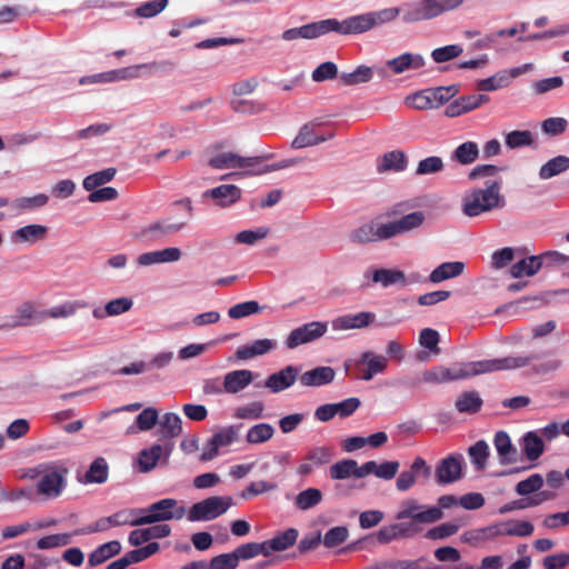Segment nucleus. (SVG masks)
<instances>
[{"instance_id": "45", "label": "nucleus", "mask_w": 569, "mask_h": 569, "mask_svg": "<svg viewBox=\"0 0 569 569\" xmlns=\"http://www.w3.org/2000/svg\"><path fill=\"white\" fill-rule=\"evenodd\" d=\"M323 499V495L321 490L317 488H307L300 491L295 498V506L297 509L301 511H307L309 509L318 506Z\"/></svg>"}, {"instance_id": "59", "label": "nucleus", "mask_w": 569, "mask_h": 569, "mask_svg": "<svg viewBox=\"0 0 569 569\" xmlns=\"http://www.w3.org/2000/svg\"><path fill=\"white\" fill-rule=\"evenodd\" d=\"M462 52L463 49L460 44H448L433 49L431 51V58L437 63H443L458 58Z\"/></svg>"}, {"instance_id": "28", "label": "nucleus", "mask_w": 569, "mask_h": 569, "mask_svg": "<svg viewBox=\"0 0 569 569\" xmlns=\"http://www.w3.org/2000/svg\"><path fill=\"white\" fill-rule=\"evenodd\" d=\"M408 167V157L402 150H392L382 154L377 160V171L383 172H401Z\"/></svg>"}, {"instance_id": "17", "label": "nucleus", "mask_w": 569, "mask_h": 569, "mask_svg": "<svg viewBox=\"0 0 569 569\" xmlns=\"http://www.w3.org/2000/svg\"><path fill=\"white\" fill-rule=\"evenodd\" d=\"M333 458V450L328 446H318L308 450L302 462L298 467V473L307 476L316 468L329 463Z\"/></svg>"}, {"instance_id": "49", "label": "nucleus", "mask_w": 569, "mask_h": 569, "mask_svg": "<svg viewBox=\"0 0 569 569\" xmlns=\"http://www.w3.org/2000/svg\"><path fill=\"white\" fill-rule=\"evenodd\" d=\"M482 405V400L477 391H467L461 393L455 402L459 412L475 413Z\"/></svg>"}, {"instance_id": "11", "label": "nucleus", "mask_w": 569, "mask_h": 569, "mask_svg": "<svg viewBox=\"0 0 569 569\" xmlns=\"http://www.w3.org/2000/svg\"><path fill=\"white\" fill-rule=\"evenodd\" d=\"M237 439L238 428L236 426H228L220 429L204 443L200 460L203 462L212 460L219 455L221 448L232 445Z\"/></svg>"}, {"instance_id": "22", "label": "nucleus", "mask_w": 569, "mask_h": 569, "mask_svg": "<svg viewBox=\"0 0 569 569\" xmlns=\"http://www.w3.org/2000/svg\"><path fill=\"white\" fill-rule=\"evenodd\" d=\"M417 531L413 523L395 522L381 527L377 531L376 538L379 543L386 545L395 540L412 537Z\"/></svg>"}, {"instance_id": "24", "label": "nucleus", "mask_w": 569, "mask_h": 569, "mask_svg": "<svg viewBox=\"0 0 569 569\" xmlns=\"http://www.w3.org/2000/svg\"><path fill=\"white\" fill-rule=\"evenodd\" d=\"M278 347L274 339L263 338L254 340L250 343L243 345L236 350L234 357L238 360H249L254 357L264 356Z\"/></svg>"}, {"instance_id": "23", "label": "nucleus", "mask_w": 569, "mask_h": 569, "mask_svg": "<svg viewBox=\"0 0 569 569\" xmlns=\"http://www.w3.org/2000/svg\"><path fill=\"white\" fill-rule=\"evenodd\" d=\"M426 66V59L419 53L405 52L386 61V68L392 74H401L406 71L418 70Z\"/></svg>"}, {"instance_id": "51", "label": "nucleus", "mask_w": 569, "mask_h": 569, "mask_svg": "<svg viewBox=\"0 0 569 569\" xmlns=\"http://www.w3.org/2000/svg\"><path fill=\"white\" fill-rule=\"evenodd\" d=\"M116 172L117 170L114 168H107L101 171H97L87 176L82 181V186L87 191L94 190L98 187L110 182L114 178Z\"/></svg>"}, {"instance_id": "31", "label": "nucleus", "mask_w": 569, "mask_h": 569, "mask_svg": "<svg viewBox=\"0 0 569 569\" xmlns=\"http://www.w3.org/2000/svg\"><path fill=\"white\" fill-rule=\"evenodd\" d=\"M336 372L331 367H317L303 372L299 381L305 387H320L333 381Z\"/></svg>"}, {"instance_id": "25", "label": "nucleus", "mask_w": 569, "mask_h": 569, "mask_svg": "<svg viewBox=\"0 0 569 569\" xmlns=\"http://www.w3.org/2000/svg\"><path fill=\"white\" fill-rule=\"evenodd\" d=\"M376 315L370 311H361L353 315H345L332 320V329L340 330H351V329H362L368 327L373 322Z\"/></svg>"}, {"instance_id": "41", "label": "nucleus", "mask_w": 569, "mask_h": 569, "mask_svg": "<svg viewBox=\"0 0 569 569\" xmlns=\"http://www.w3.org/2000/svg\"><path fill=\"white\" fill-rule=\"evenodd\" d=\"M158 411L154 408H147L142 410L136 418V423L128 427L126 433L134 435L138 431H148L152 429L158 421Z\"/></svg>"}, {"instance_id": "8", "label": "nucleus", "mask_w": 569, "mask_h": 569, "mask_svg": "<svg viewBox=\"0 0 569 569\" xmlns=\"http://www.w3.org/2000/svg\"><path fill=\"white\" fill-rule=\"evenodd\" d=\"M138 515L139 511L137 509L120 510L109 517H102L84 528L74 530V533L89 535L94 532H102L109 530L112 527L119 526L138 527Z\"/></svg>"}, {"instance_id": "9", "label": "nucleus", "mask_w": 569, "mask_h": 569, "mask_svg": "<svg viewBox=\"0 0 569 569\" xmlns=\"http://www.w3.org/2000/svg\"><path fill=\"white\" fill-rule=\"evenodd\" d=\"M443 518V513L439 508H430V506L420 505L415 499L405 500L396 515L397 520L412 519L419 523H433Z\"/></svg>"}, {"instance_id": "26", "label": "nucleus", "mask_w": 569, "mask_h": 569, "mask_svg": "<svg viewBox=\"0 0 569 569\" xmlns=\"http://www.w3.org/2000/svg\"><path fill=\"white\" fill-rule=\"evenodd\" d=\"M48 227L43 224H28L21 227L10 234V240L16 244H34L38 241L43 240L47 237Z\"/></svg>"}, {"instance_id": "18", "label": "nucleus", "mask_w": 569, "mask_h": 569, "mask_svg": "<svg viewBox=\"0 0 569 569\" xmlns=\"http://www.w3.org/2000/svg\"><path fill=\"white\" fill-rule=\"evenodd\" d=\"M357 366L362 368L361 379L370 381L375 376L383 373L388 368V358L373 351H365L357 360Z\"/></svg>"}, {"instance_id": "6", "label": "nucleus", "mask_w": 569, "mask_h": 569, "mask_svg": "<svg viewBox=\"0 0 569 569\" xmlns=\"http://www.w3.org/2000/svg\"><path fill=\"white\" fill-rule=\"evenodd\" d=\"M158 67L156 62L140 63L126 68L114 69L92 76L80 78L79 83L82 86L92 83H110L123 80L138 79L144 73L152 72Z\"/></svg>"}, {"instance_id": "39", "label": "nucleus", "mask_w": 569, "mask_h": 569, "mask_svg": "<svg viewBox=\"0 0 569 569\" xmlns=\"http://www.w3.org/2000/svg\"><path fill=\"white\" fill-rule=\"evenodd\" d=\"M372 281L387 288L393 284H407L406 274L397 269H376L372 272Z\"/></svg>"}, {"instance_id": "2", "label": "nucleus", "mask_w": 569, "mask_h": 569, "mask_svg": "<svg viewBox=\"0 0 569 569\" xmlns=\"http://www.w3.org/2000/svg\"><path fill=\"white\" fill-rule=\"evenodd\" d=\"M67 467L57 462H42L23 471L22 478L37 480L32 495L40 500L58 499L68 485Z\"/></svg>"}, {"instance_id": "33", "label": "nucleus", "mask_w": 569, "mask_h": 569, "mask_svg": "<svg viewBox=\"0 0 569 569\" xmlns=\"http://www.w3.org/2000/svg\"><path fill=\"white\" fill-rule=\"evenodd\" d=\"M465 263L461 261H448L439 264L429 274V280L432 283H440L451 278L459 277L463 273Z\"/></svg>"}, {"instance_id": "20", "label": "nucleus", "mask_w": 569, "mask_h": 569, "mask_svg": "<svg viewBox=\"0 0 569 569\" xmlns=\"http://www.w3.org/2000/svg\"><path fill=\"white\" fill-rule=\"evenodd\" d=\"M333 137L332 133L320 132V124L317 122H309L305 124L297 137L292 141V147L302 149L310 146H316L325 142Z\"/></svg>"}, {"instance_id": "40", "label": "nucleus", "mask_w": 569, "mask_h": 569, "mask_svg": "<svg viewBox=\"0 0 569 569\" xmlns=\"http://www.w3.org/2000/svg\"><path fill=\"white\" fill-rule=\"evenodd\" d=\"M267 309L256 300H248L233 305L228 309V317L232 320L243 319L250 316L260 315Z\"/></svg>"}, {"instance_id": "16", "label": "nucleus", "mask_w": 569, "mask_h": 569, "mask_svg": "<svg viewBox=\"0 0 569 569\" xmlns=\"http://www.w3.org/2000/svg\"><path fill=\"white\" fill-rule=\"evenodd\" d=\"M172 451V445L154 443L150 448L142 449L138 456L140 471L149 472L156 468L158 462L167 463Z\"/></svg>"}, {"instance_id": "52", "label": "nucleus", "mask_w": 569, "mask_h": 569, "mask_svg": "<svg viewBox=\"0 0 569 569\" xmlns=\"http://www.w3.org/2000/svg\"><path fill=\"white\" fill-rule=\"evenodd\" d=\"M274 428L269 423H258L252 426L247 435L246 440L249 443L258 445L263 443L272 438Z\"/></svg>"}, {"instance_id": "30", "label": "nucleus", "mask_w": 569, "mask_h": 569, "mask_svg": "<svg viewBox=\"0 0 569 569\" xmlns=\"http://www.w3.org/2000/svg\"><path fill=\"white\" fill-rule=\"evenodd\" d=\"M254 379V373L248 369H238L224 375V390L227 393H238L244 390Z\"/></svg>"}, {"instance_id": "47", "label": "nucleus", "mask_w": 569, "mask_h": 569, "mask_svg": "<svg viewBox=\"0 0 569 569\" xmlns=\"http://www.w3.org/2000/svg\"><path fill=\"white\" fill-rule=\"evenodd\" d=\"M569 169V157L557 156L547 161L539 170V177L542 180L550 179Z\"/></svg>"}, {"instance_id": "44", "label": "nucleus", "mask_w": 569, "mask_h": 569, "mask_svg": "<svg viewBox=\"0 0 569 569\" xmlns=\"http://www.w3.org/2000/svg\"><path fill=\"white\" fill-rule=\"evenodd\" d=\"M300 30L301 39H316L329 32H335L333 18L301 26Z\"/></svg>"}, {"instance_id": "32", "label": "nucleus", "mask_w": 569, "mask_h": 569, "mask_svg": "<svg viewBox=\"0 0 569 569\" xmlns=\"http://www.w3.org/2000/svg\"><path fill=\"white\" fill-rule=\"evenodd\" d=\"M493 445L501 463H513L518 460V450L506 431L495 435Z\"/></svg>"}, {"instance_id": "35", "label": "nucleus", "mask_w": 569, "mask_h": 569, "mask_svg": "<svg viewBox=\"0 0 569 569\" xmlns=\"http://www.w3.org/2000/svg\"><path fill=\"white\" fill-rule=\"evenodd\" d=\"M496 537H499V531L497 530L496 523H493L487 527L467 530L460 536V540L471 546H478Z\"/></svg>"}, {"instance_id": "4", "label": "nucleus", "mask_w": 569, "mask_h": 569, "mask_svg": "<svg viewBox=\"0 0 569 569\" xmlns=\"http://www.w3.org/2000/svg\"><path fill=\"white\" fill-rule=\"evenodd\" d=\"M398 8H386L348 17L341 21L333 19L335 32L342 36H356L393 21L399 16Z\"/></svg>"}, {"instance_id": "5", "label": "nucleus", "mask_w": 569, "mask_h": 569, "mask_svg": "<svg viewBox=\"0 0 569 569\" xmlns=\"http://www.w3.org/2000/svg\"><path fill=\"white\" fill-rule=\"evenodd\" d=\"M137 510L139 511V526L168 521L172 519L180 520L186 515V508L178 506V501L172 498L161 499L151 503L144 509Z\"/></svg>"}, {"instance_id": "53", "label": "nucleus", "mask_w": 569, "mask_h": 569, "mask_svg": "<svg viewBox=\"0 0 569 569\" xmlns=\"http://www.w3.org/2000/svg\"><path fill=\"white\" fill-rule=\"evenodd\" d=\"M533 142V133L529 130H513L505 136V143L510 149L528 147Z\"/></svg>"}, {"instance_id": "62", "label": "nucleus", "mask_w": 569, "mask_h": 569, "mask_svg": "<svg viewBox=\"0 0 569 569\" xmlns=\"http://www.w3.org/2000/svg\"><path fill=\"white\" fill-rule=\"evenodd\" d=\"M563 367V361L557 357H549L533 365L532 371L538 376L552 375Z\"/></svg>"}, {"instance_id": "1", "label": "nucleus", "mask_w": 569, "mask_h": 569, "mask_svg": "<svg viewBox=\"0 0 569 569\" xmlns=\"http://www.w3.org/2000/svg\"><path fill=\"white\" fill-rule=\"evenodd\" d=\"M538 356H508L505 358L455 363L451 367H432L422 373L426 383H445L468 379L495 371L513 370L529 366Z\"/></svg>"}, {"instance_id": "54", "label": "nucleus", "mask_w": 569, "mask_h": 569, "mask_svg": "<svg viewBox=\"0 0 569 569\" xmlns=\"http://www.w3.org/2000/svg\"><path fill=\"white\" fill-rule=\"evenodd\" d=\"M468 455L475 468L482 470L489 457V446L486 441L479 440L473 446L469 447Z\"/></svg>"}, {"instance_id": "21", "label": "nucleus", "mask_w": 569, "mask_h": 569, "mask_svg": "<svg viewBox=\"0 0 569 569\" xmlns=\"http://www.w3.org/2000/svg\"><path fill=\"white\" fill-rule=\"evenodd\" d=\"M259 162V158H243L233 152H222L210 158L209 166L213 169H246Z\"/></svg>"}, {"instance_id": "12", "label": "nucleus", "mask_w": 569, "mask_h": 569, "mask_svg": "<svg viewBox=\"0 0 569 569\" xmlns=\"http://www.w3.org/2000/svg\"><path fill=\"white\" fill-rule=\"evenodd\" d=\"M547 259L556 262H563L566 260V258L557 251L546 252L540 256H530L516 262L510 268V274L513 278L532 277L541 269L543 260Z\"/></svg>"}, {"instance_id": "15", "label": "nucleus", "mask_w": 569, "mask_h": 569, "mask_svg": "<svg viewBox=\"0 0 569 569\" xmlns=\"http://www.w3.org/2000/svg\"><path fill=\"white\" fill-rule=\"evenodd\" d=\"M431 467L427 463V461L422 457H416L410 466V470H403L399 473L396 488L398 491H408L411 489L416 482L417 477H422L423 479H428L431 476Z\"/></svg>"}, {"instance_id": "50", "label": "nucleus", "mask_w": 569, "mask_h": 569, "mask_svg": "<svg viewBox=\"0 0 569 569\" xmlns=\"http://www.w3.org/2000/svg\"><path fill=\"white\" fill-rule=\"evenodd\" d=\"M161 432L164 437L177 438L182 433V420L174 412H167L160 420Z\"/></svg>"}, {"instance_id": "58", "label": "nucleus", "mask_w": 569, "mask_h": 569, "mask_svg": "<svg viewBox=\"0 0 569 569\" xmlns=\"http://www.w3.org/2000/svg\"><path fill=\"white\" fill-rule=\"evenodd\" d=\"M445 168V163L442 158L438 156H431L428 158H425L418 162V166L416 168V174L417 176H427V174H433L442 171Z\"/></svg>"}, {"instance_id": "64", "label": "nucleus", "mask_w": 569, "mask_h": 569, "mask_svg": "<svg viewBox=\"0 0 569 569\" xmlns=\"http://www.w3.org/2000/svg\"><path fill=\"white\" fill-rule=\"evenodd\" d=\"M239 560L234 550L230 553L216 556L210 561V569H236Z\"/></svg>"}, {"instance_id": "60", "label": "nucleus", "mask_w": 569, "mask_h": 569, "mask_svg": "<svg viewBox=\"0 0 569 569\" xmlns=\"http://www.w3.org/2000/svg\"><path fill=\"white\" fill-rule=\"evenodd\" d=\"M356 467V460L352 459H343L333 463L330 467V477L333 480H345L349 477H353Z\"/></svg>"}, {"instance_id": "10", "label": "nucleus", "mask_w": 569, "mask_h": 569, "mask_svg": "<svg viewBox=\"0 0 569 569\" xmlns=\"http://www.w3.org/2000/svg\"><path fill=\"white\" fill-rule=\"evenodd\" d=\"M463 477V457L461 455H450L441 460L435 467V479L439 486H448L462 479Z\"/></svg>"}, {"instance_id": "19", "label": "nucleus", "mask_w": 569, "mask_h": 569, "mask_svg": "<svg viewBox=\"0 0 569 569\" xmlns=\"http://www.w3.org/2000/svg\"><path fill=\"white\" fill-rule=\"evenodd\" d=\"M242 196V190L234 184H220L203 192L204 199H211L219 207L226 208L237 203Z\"/></svg>"}, {"instance_id": "57", "label": "nucleus", "mask_w": 569, "mask_h": 569, "mask_svg": "<svg viewBox=\"0 0 569 569\" xmlns=\"http://www.w3.org/2000/svg\"><path fill=\"white\" fill-rule=\"evenodd\" d=\"M569 122L563 117L547 118L541 122V130L550 137H556L565 133L568 130Z\"/></svg>"}, {"instance_id": "63", "label": "nucleus", "mask_w": 569, "mask_h": 569, "mask_svg": "<svg viewBox=\"0 0 569 569\" xmlns=\"http://www.w3.org/2000/svg\"><path fill=\"white\" fill-rule=\"evenodd\" d=\"M168 6V0H151L140 4L136 9V16L141 18H153L162 12Z\"/></svg>"}, {"instance_id": "34", "label": "nucleus", "mask_w": 569, "mask_h": 569, "mask_svg": "<svg viewBox=\"0 0 569 569\" xmlns=\"http://www.w3.org/2000/svg\"><path fill=\"white\" fill-rule=\"evenodd\" d=\"M87 307V302L76 300V301H66L61 305L54 306L48 310H43L40 312L41 319L52 318V319H66L74 316L79 309H83Z\"/></svg>"}, {"instance_id": "13", "label": "nucleus", "mask_w": 569, "mask_h": 569, "mask_svg": "<svg viewBox=\"0 0 569 569\" xmlns=\"http://www.w3.org/2000/svg\"><path fill=\"white\" fill-rule=\"evenodd\" d=\"M328 326L322 321H311L293 329L286 339L288 349H295L301 345L312 342L327 332Z\"/></svg>"}, {"instance_id": "27", "label": "nucleus", "mask_w": 569, "mask_h": 569, "mask_svg": "<svg viewBox=\"0 0 569 569\" xmlns=\"http://www.w3.org/2000/svg\"><path fill=\"white\" fill-rule=\"evenodd\" d=\"M299 370L293 366H287L278 372L270 375L264 386L272 392L277 393L290 388L297 380Z\"/></svg>"}, {"instance_id": "42", "label": "nucleus", "mask_w": 569, "mask_h": 569, "mask_svg": "<svg viewBox=\"0 0 569 569\" xmlns=\"http://www.w3.org/2000/svg\"><path fill=\"white\" fill-rule=\"evenodd\" d=\"M373 78V69L361 64L351 72H342L339 79L343 86H357L370 82Z\"/></svg>"}, {"instance_id": "14", "label": "nucleus", "mask_w": 569, "mask_h": 569, "mask_svg": "<svg viewBox=\"0 0 569 569\" xmlns=\"http://www.w3.org/2000/svg\"><path fill=\"white\" fill-rule=\"evenodd\" d=\"M439 0H418L407 6L402 20L407 23L431 20L442 14Z\"/></svg>"}, {"instance_id": "3", "label": "nucleus", "mask_w": 569, "mask_h": 569, "mask_svg": "<svg viewBox=\"0 0 569 569\" xmlns=\"http://www.w3.org/2000/svg\"><path fill=\"white\" fill-rule=\"evenodd\" d=\"M501 178L486 182L483 188H471L461 198V212L469 218L479 217L506 206V199L501 193Z\"/></svg>"}, {"instance_id": "61", "label": "nucleus", "mask_w": 569, "mask_h": 569, "mask_svg": "<svg viewBox=\"0 0 569 569\" xmlns=\"http://www.w3.org/2000/svg\"><path fill=\"white\" fill-rule=\"evenodd\" d=\"M508 78L505 74L503 70L497 72L496 74L481 79L477 82L478 90L482 91H495L501 88L508 87Z\"/></svg>"}, {"instance_id": "7", "label": "nucleus", "mask_w": 569, "mask_h": 569, "mask_svg": "<svg viewBox=\"0 0 569 569\" xmlns=\"http://www.w3.org/2000/svg\"><path fill=\"white\" fill-rule=\"evenodd\" d=\"M233 500L229 496H213L196 502L188 512L190 521H209L226 513Z\"/></svg>"}, {"instance_id": "46", "label": "nucleus", "mask_w": 569, "mask_h": 569, "mask_svg": "<svg viewBox=\"0 0 569 569\" xmlns=\"http://www.w3.org/2000/svg\"><path fill=\"white\" fill-rule=\"evenodd\" d=\"M451 158L460 164H471L479 158V147L473 141H466L455 149Z\"/></svg>"}, {"instance_id": "43", "label": "nucleus", "mask_w": 569, "mask_h": 569, "mask_svg": "<svg viewBox=\"0 0 569 569\" xmlns=\"http://www.w3.org/2000/svg\"><path fill=\"white\" fill-rule=\"evenodd\" d=\"M109 475V466L102 457L96 458L84 475V483H103Z\"/></svg>"}, {"instance_id": "37", "label": "nucleus", "mask_w": 569, "mask_h": 569, "mask_svg": "<svg viewBox=\"0 0 569 569\" xmlns=\"http://www.w3.org/2000/svg\"><path fill=\"white\" fill-rule=\"evenodd\" d=\"M499 536L527 537L533 532V525L529 521L509 520L496 523Z\"/></svg>"}, {"instance_id": "38", "label": "nucleus", "mask_w": 569, "mask_h": 569, "mask_svg": "<svg viewBox=\"0 0 569 569\" xmlns=\"http://www.w3.org/2000/svg\"><path fill=\"white\" fill-rule=\"evenodd\" d=\"M521 446L523 455L530 461L537 460L545 450L541 437L535 431H529L522 437Z\"/></svg>"}, {"instance_id": "36", "label": "nucleus", "mask_w": 569, "mask_h": 569, "mask_svg": "<svg viewBox=\"0 0 569 569\" xmlns=\"http://www.w3.org/2000/svg\"><path fill=\"white\" fill-rule=\"evenodd\" d=\"M121 551V543L118 540H112L102 543L96 548L88 558L89 565L92 567L99 566L110 558L119 555Z\"/></svg>"}, {"instance_id": "55", "label": "nucleus", "mask_w": 569, "mask_h": 569, "mask_svg": "<svg viewBox=\"0 0 569 569\" xmlns=\"http://www.w3.org/2000/svg\"><path fill=\"white\" fill-rule=\"evenodd\" d=\"M426 216L422 211H413L397 219V223L401 234L411 232L422 226Z\"/></svg>"}, {"instance_id": "29", "label": "nucleus", "mask_w": 569, "mask_h": 569, "mask_svg": "<svg viewBox=\"0 0 569 569\" xmlns=\"http://www.w3.org/2000/svg\"><path fill=\"white\" fill-rule=\"evenodd\" d=\"M133 306V301L129 297H120L112 299L102 307H96L92 310V317L94 319H104L107 317H117L128 312Z\"/></svg>"}, {"instance_id": "48", "label": "nucleus", "mask_w": 569, "mask_h": 569, "mask_svg": "<svg viewBox=\"0 0 569 569\" xmlns=\"http://www.w3.org/2000/svg\"><path fill=\"white\" fill-rule=\"evenodd\" d=\"M76 535L77 533H74V531L70 532V533L63 532V533L48 535V536H44V537L38 539L36 542V547L39 550H49V549L64 547L71 542L72 537Z\"/></svg>"}, {"instance_id": "56", "label": "nucleus", "mask_w": 569, "mask_h": 569, "mask_svg": "<svg viewBox=\"0 0 569 569\" xmlns=\"http://www.w3.org/2000/svg\"><path fill=\"white\" fill-rule=\"evenodd\" d=\"M353 242L365 243L380 240L378 238V224L376 222L366 223L350 234Z\"/></svg>"}]
</instances>
